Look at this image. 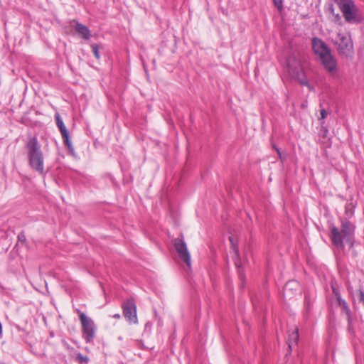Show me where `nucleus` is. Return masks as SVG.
Returning a JSON list of instances; mask_svg holds the SVG:
<instances>
[{
    "instance_id": "1",
    "label": "nucleus",
    "mask_w": 364,
    "mask_h": 364,
    "mask_svg": "<svg viewBox=\"0 0 364 364\" xmlns=\"http://www.w3.org/2000/svg\"><path fill=\"white\" fill-rule=\"evenodd\" d=\"M28 163L32 169L40 174L44 173L43 154L37 139L31 137L26 144Z\"/></svg>"
},
{
    "instance_id": "2",
    "label": "nucleus",
    "mask_w": 364,
    "mask_h": 364,
    "mask_svg": "<svg viewBox=\"0 0 364 364\" xmlns=\"http://www.w3.org/2000/svg\"><path fill=\"white\" fill-rule=\"evenodd\" d=\"M312 48L328 72L333 73L336 70V60L332 56L329 48L323 41L314 38L312 39Z\"/></svg>"
},
{
    "instance_id": "3",
    "label": "nucleus",
    "mask_w": 364,
    "mask_h": 364,
    "mask_svg": "<svg viewBox=\"0 0 364 364\" xmlns=\"http://www.w3.org/2000/svg\"><path fill=\"white\" fill-rule=\"evenodd\" d=\"M353 234V229L350 224L348 221L342 223L341 230H339L336 227H332L331 230V237L334 245L338 248L343 247L344 242H348L352 246L351 236Z\"/></svg>"
},
{
    "instance_id": "4",
    "label": "nucleus",
    "mask_w": 364,
    "mask_h": 364,
    "mask_svg": "<svg viewBox=\"0 0 364 364\" xmlns=\"http://www.w3.org/2000/svg\"><path fill=\"white\" fill-rule=\"evenodd\" d=\"M334 1L347 23H358L360 22L361 19L358 16V9L353 0Z\"/></svg>"
},
{
    "instance_id": "5",
    "label": "nucleus",
    "mask_w": 364,
    "mask_h": 364,
    "mask_svg": "<svg viewBox=\"0 0 364 364\" xmlns=\"http://www.w3.org/2000/svg\"><path fill=\"white\" fill-rule=\"evenodd\" d=\"M334 43L339 54L351 57L353 54V44L350 36L348 33H338Z\"/></svg>"
},
{
    "instance_id": "6",
    "label": "nucleus",
    "mask_w": 364,
    "mask_h": 364,
    "mask_svg": "<svg viewBox=\"0 0 364 364\" xmlns=\"http://www.w3.org/2000/svg\"><path fill=\"white\" fill-rule=\"evenodd\" d=\"M79 318L82 324L83 338L85 339L86 342H90L95 334L94 321L83 312H80Z\"/></svg>"
},
{
    "instance_id": "7",
    "label": "nucleus",
    "mask_w": 364,
    "mask_h": 364,
    "mask_svg": "<svg viewBox=\"0 0 364 364\" xmlns=\"http://www.w3.org/2000/svg\"><path fill=\"white\" fill-rule=\"evenodd\" d=\"M123 315L130 323H138L136 315V306L132 299H127L122 304Z\"/></svg>"
},
{
    "instance_id": "8",
    "label": "nucleus",
    "mask_w": 364,
    "mask_h": 364,
    "mask_svg": "<svg viewBox=\"0 0 364 364\" xmlns=\"http://www.w3.org/2000/svg\"><path fill=\"white\" fill-rule=\"evenodd\" d=\"M174 247L180 259L188 266L191 267V255L183 239L176 238L174 240Z\"/></svg>"
},
{
    "instance_id": "9",
    "label": "nucleus",
    "mask_w": 364,
    "mask_h": 364,
    "mask_svg": "<svg viewBox=\"0 0 364 364\" xmlns=\"http://www.w3.org/2000/svg\"><path fill=\"white\" fill-rule=\"evenodd\" d=\"M287 67L289 73L294 76L299 77L302 73L301 61L295 55H291L287 59Z\"/></svg>"
},
{
    "instance_id": "10",
    "label": "nucleus",
    "mask_w": 364,
    "mask_h": 364,
    "mask_svg": "<svg viewBox=\"0 0 364 364\" xmlns=\"http://www.w3.org/2000/svg\"><path fill=\"white\" fill-rule=\"evenodd\" d=\"M56 124H57V126L61 133V135H62V137L63 139V141H64L65 146L68 148L69 151L72 154H74V148H73L71 141L70 139L68 132L63 120L61 119V118L59 116L56 117Z\"/></svg>"
},
{
    "instance_id": "11",
    "label": "nucleus",
    "mask_w": 364,
    "mask_h": 364,
    "mask_svg": "<svg viewBox=\"0 0 364 364\" xmlns=\"http://www.w3.org/2000/svg\"><path fill=\"white\" fill-rule=\"evenodd\" d=\"M229 240L231 243V247L234 252L233 259L235 261V264L236 267L239 269L238 270L239 276L242 279L243 275L240 269L242 267V262H241L240 256H239L238 247H237V246L235 243V240L232 236H230Z\"/></svg>"
},
{
    "instance_id": "12",
    "label": "nucleus",
    "mask_w": 364,
    "mask_h": 364,
    "mask_svg": "<svg viewBox=\"0 0 364 364\" xmlns=\"http://www.w3.org/2000/svg\"><path fill=\"white\" fill-rule=\"evenodd\" d=\"M72 26L75 27L76 32L84 39H89L91 36L90 31L86 26L73 21L72 23Z\"/></svg>"
},
{
    "instance_id": "13",
    "label": "nucleus",
    "mask_w": 364,
    "mask_h": 364,
    "mask_svg": "<svg viewBox=\"0 0 364 364\" xmlns=\"http://www.w3.org/2000/svg\"><path fill=\"white\" fill-rule=\"evenodd\" d=\"M299 340L298 329H294L291 333L289 334L288 344L290 349L292 348L293 345L296 344Z\"/></svg>"
},
{
    "instance_id": "14",
    "label": "nucleus",
    "mask_w": 364,
    "mask_h": 364,
    "mask_svg": "<svg viewBox=\"0 0 364 364\" xmlns=\"http://www.w3.org/2000/svg\"><path fill=\"white\" fill-rule=\"evenodd\" d=\"M91 48H92V52H93L94 55L95 56V58L97 59H100V55L99 46L97 44H92L91 46Z\"/></svg>"
},
{
    "instance_id": "15",
    "label": "nucleus",
    "mask_w": 364,
    "mask_h": 364,
    "mask_svg": "<svg viewBox=\"0 0 364 364\" xmlns=\"http://www.w3.org/2000/svg\"><path fill=\"white\" fill-rule=\"evenodd\" d=\"M298 284L295 281H292V282H289L288 283L286 284V285L284 286V291L285 294L287 293V291L291 288V287H294L295 286H297Z\"/></svg>"
},
{
    "instance_id": "16",
    "label": "nucleus",
    "mask_w": 364,
    "mask_h": 364,
    "mask_svg": "<svg viewBox=\"0 0 364 364\" xmlns=\"http://www.w3.org/2000/svg\"><path fill=\"white\" fill-rule=\"evenodd\" d=\"M274 6L281 11L283 6V0H273Z\"/></svg>"
},
{
    "instance_id": "17",
    "label": "nucleus",
    "mask_w": 364,
    "mask_h": 364,
    "mask_svg": "<svg viewBox=\"0 0 364 364\" xmlns=\"http://www.w3.org/2000/svg\"><path fill=\"white\" fill-rule=\"evenodd\" d=\"M338 301L345 310H346L347 311H349L348 304L343 299H342L341 297H338Z\"/></svg>"
},
{
    "instance_id": "18",
    "label": "nucleus",
    "mask_w": 364,
    "mask_h": 364,
    "mask_svg": "<svg viewBox=\"0 0 364 364\" xmlns=\"http://www.w3.org/2000/svg\"><path fill=\"white\" fill-rule=\"evenodd\" d=\"M327 117V112L325 109H322L321 110V118H319V120H323Z\"/></svg>"
},
{
    "instance_id": "19",
    "label": "nucleus",
    "mask_w": 364,
    "mask_h": 364,
    "mask_svg": "<svg viewBox=\"0 0 364 364\" xmlns=\"http://www.w3.org/2000/svg\"><path fill=\"white\" fill-rule=\"evenodd\" d=\"M331 287H332L333 292L334 295L336 296V298L338 299V297H341L339 292L338 291V290L336 289V288L334 287V285L333 284L331 285Z\"/></svg>"
},
{
    "instance_id": "20",
    "label": "nucleus",
    "mask_w": 364,
    "mask_h": 364,
    "mask_svg": "<svg viewBox=\"0 0 364 364\" xmlns=\"http://www.w3.org/2000/svg\"><path fill=\"white\" fill-rule=\"evenodd\" d=\"M360 301L364 304V292H360Z\"/></svg>"
},
{
    "instance_id": "21",
    "label": "nucleus",
    "mask_w": 364,
    "mask_h": 364,
    "mask_svg": "<svg viewBox=\"0 0 364 364\" xmlns=\"http://www.w3.org/2000/svg\"><path fill=\"white\" fill-rule=\"evenodd\" d=\"M300 82L302 85H306L308 86V87L310 89V85L308 84L307 81L306 80H300Z\"/></svg>"
},
{
    "instance_id": "22",
    "label": "nucleus",
    "mask_w": 364,
    "mask_h": 364,
    "mask_svg": "<svg viewBox=\"0 0 364 364\" xmlns=\"http://www.w3.org/2000/svg\"><path fill=\"white\" fill-rule=\"evenodd\" d=\"M335 19L337 21H340L341 19V16L338 14H337L335 15Z\"/></svg>"
},
{
    "instance_id": "23",
    "label": "nucleus",
    "mask_w": 364,
    "mask_h": 364,
    "mask_svg": "<svg viewBox=\"0 0 364 364\" xmlns=\"http://www.w3.org/2000/svg\"><path fill=\"white\" fill-rule=\"evenodd\" d=\"M113 318L119 319L121 318V316L119 314H115L114 315H113Z\"/></svg>"
},
{
    "instance_id": "24",
    "label": "nucleus",
    "mask_w": 364,
    "mask_h": 364,
    "mask_svg": "<svg viewBox=\"0 0 364 364\" xmlns=\"http://www.w3.org/2000/svg\"><path fill=\"white\" fill-rule=\"evenodd\" d=\"M348 330L352 331L350 318H348Z\"/></svg>"
},
{
    "instance_id": "25",
    "label": "nucleus",
    "mask_w": 364,
    "mask_h": 364,
    "mask_svg": "<svg viewBox=\"0 0 364 364\" xmlns=\"http://www.w3.org/2000/svg\"><path fill=\"white\" fill-rule=\"evenodd\" d=\"M276 150L279 154L280 159L282 160V154H281L280 151L278 149H276Z\"/></svg>"
},
{
    "instance_id": "26",
    "label": "nucleus",
    "mask_w": 364,
    "mask_h": 364,
    "mask_svg": "<svg viewBox=\"0 0 364 364\" xmlns=\"http://www.w3.org/2000/svg\"><path fill=\"white\" fill-rule=\"evenodd\" d=\"M330 10H331V13H332V14H334V8H333V5H331V6H330Z\"/></svg>"
},
{
    "instance_id": "27",
    "label": "nucleus",
    "mask_w": 364,
    "mask_h": 364,
    "mask_svg": "<svg viewBox=\"0 0 364 364\" xmlns=\"http://www.w3.org/2000/svg\"><path fill=\"white\" fill-rule=\"evenodd\" d=\"M1 333H2V326H1V323H0V336H1Z\"/></svg>"
},
{
    "instance_id": "28",
    "label": "nucleus",
    "mask_w": 364,
    "mask_h": 364,
    "mask_svg": "<svg viewBox=\"0 0 364 364\" xmlns=\"http://www.w3.org/2000/svg\"><path fill=\"white\" fill-rule=\"evenodd\" d=\"M23 237L24 238V235H18V239H19L20 240H21L23 239Z\"/></svg>"
}]
</instances>
